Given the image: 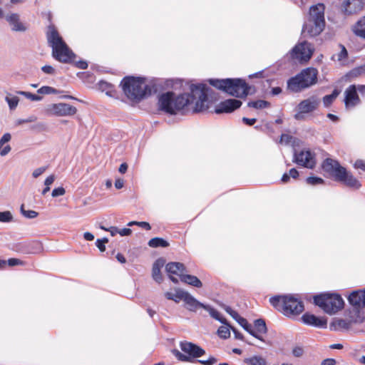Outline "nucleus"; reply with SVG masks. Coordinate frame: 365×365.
<instances>
[{"instance_id": "obj_1", "label": "nucleus", "mask_w": 365, "mask_h": 365, "mask_svg": "<svg viewBox=\"0 0 365 365\" xmlns=\"http://www.w3.org/2000/svg\"><path fill=\"white\" fill-rule=\"evenodd\" d=\"M190 93H182L175 96L168 91L159 96L158 106L161 110L175 114L191 104L194 113L206 111L217 101L215 92L205 83L191 84Z\"/></svg>"}, {"instance_id": "obj_2", "label": "nucleus", "mask_w": 365, "mask_h": 365, "mask_svg": "<svg viewBox=\"0 0 365 365\" xmlns=\"http://www.w3.org/2000/svg\"><path fill=\"white\" fill-rule=\"evenodd\" d=\"M120 86L125 96L131 101L138 103L156 91L153 86L145 84V78L134 76H125Z\"/></svg>"}, {"instance_id": "obj_3", "label": "nucleus", "mask_w": 365, "mask_h": 365, "mask_svg": "<svg viewBox=\"0 0 365 365\" xmlns=\"http://www.w3.org/2000/svg\"><path fill=\"white\" fill-rule=\"evenodd\" d=\"M46 38L52 48V56L63 63L71 62L75 58L74 53L68 48L53 24L48 26Z\"/></svg>"}, {"instance_id": "obj_4", "label": "nucleus", "mask_w": 365, "mask_h": 365, "mask_svg": "<svg viewBox=\"0 0 365 365\" xmlns=\"http://www.w3.org/2000/svg\"><path fill=\"white\" fill-rule=\"evenodd\" d=\"M209 83L218 90L240 98H246L250 93L252 86H249L244 79L242 78H225L208 80Z\"/></svg>"}, {"instance_id": "obj_5", "label": "nucleus", "mask_w": 365, "mask_h": 365, "mask_svg": "<svg viewBox=\"0 0 365 365\" xmlns=\"http://www.w3.org/2000/svg\"><path fill=\"white\" fill-rule=\"evenodd\" d=\"M318 71L313 67L302 69L287 82V89L294 93L301 92L317 83Z\"/></svg>"}, {"instance_id": "obj_6", "label": "nucleus", "mask_w": 365, "mask_h": 365, "mask_svg": "<svg viewBox=\"0 0 365 365\" xmlns=\"http://www.w3.org/2000/svg\"><path fill=\"white\" fill-rule=\"evenodd\" d=\"M270 304L284 315L291 317L304 311L303 302L292 295H277L269 299Z\"/></svg>"}, {"instance_id": "obj_7", "label": "nucleus", "mask_w": 365, "mask_h": 365, "mask_svg": "<svg viewBox=\"0 0 365 365\" xmlns=\"http://www.w3.org/2000/svg\"><path fill=\"white\" fill-rule=\"evenodd\" d=\"M314 302L326 313L333 314L344 307V302L338 294H321L314 297Z\"/></svg>"}, {"instance_id": "obj_8", "label": "nucleus", "mask_w": 365, "mask_h": 365, "mask_svg": "<svg viewBox=\"0 0 365 365\" xmlns=\"http://www.w3.org/2000/svg\"><path fill=\"white\" fill-rule=\"evenodd\" d=\"M181 350L187 355L182 354L178 349L172 350L178 360L183 362H190L192 359L199 358L205 354V351L198 345L187 341L180 343Z\"/></svg>"}, {"instance_id": "obj_9", "label": "nucleus", "mask_w": 365, "mask_h": 365, "mask_svg": "<svg viewBox=\"0 0 365 365\" xmlns=\"http://www.w3.org/2000/svg\"><path fill=\"white\" fill-rule=\"evenodd\" d=\"M314 48L307 41H302L297 44L290 51L289 56L292 60L300 63L307 62L312 56Z\"/></svg>"}, {"instance_id": "obj_10", "label": "nucleus", "mask_w": 365, "mask_h": 365, "mask_svg": "<svg viewBox=\"0 0 365 365\" xmlns=\"http://www.w3.org/2000/svg\"><path fill=\"white\" fill-rule=\"evenodd\" d=\"M77 108L68 103H58L49 105L46 113L49 115L71 116L76 113Z\"/></svg>"}, {"instance_id": "obj_11", "label": "nucleus", "mask_w": 365, "mask_h": 365, "mask_svg": "<svg viewBox=\"0 0 365 365\" xmlns=\"http://www.w3.org/2000/svg\"><path fill=\"white\" fill-rule=\"evenodd\" d=\"M323 170L331 175L336 181L345 174V168L340 165L337 160L331 158H327L322 163Z\"/></svg>"}, {"instance_id": "obj_12", "label": "nucleus", "mask_w": 365, "mask_h": 365, "mask_svg": "<svg viewBox=\"0 0 365 365\" xmlns=\"http://www.w3.org/2000/svg\"><path fill=\"white\" fill-rule=\"evenodd\" d=\"M293 161L307 168H313L316 163L314 155L309 150H301L299 153L295 152Z\"/></svg>"}, {"instance_id": "obj_13", "label": "nucleus", "mask_w": 365, "mask_h": 365, "mask_svg": "<svg viewBox=\"0 0 365 365\" xmlns=\"http://www.w3.org/2000/svg\"><path fill=\"white\" fill-rule=\"evenodd\" d=\"M11 26V29L15 32H25L28 29V25L21 20V16L17 13H9L4 17Z\"/></svg>"}, {"instance_id": "obj_14", "label": "nucleus", "mask_w": 365, "mask_h": 365, "mask_svg": "<svg viewBox=\"0 0 365 365\" xmlns=\"http://www.w3.org/2000/svg\"><path fill=\"white\" fill-rule=\"evenodd\" d=\"M241 106L242 102L240 100L234 98L227 99L217 106L215 112L217 114L223 113H229L239 108Z\"/></svg>"}, {"instance_id": "obj_15", "label": "nucleus", "mask_w": 365, "mask_h": 365, "mask_svg": "<svg viewBox=\"0 0 365 365\" xmlns=\"http://www.w3.org/2000/svg\"><path fill=\"white\" fill-rule=\"evenodd\" d=\"M325 24L322 22L318 23L313 20H309L305 23L302 28V34L304 36L314 37L321 34L324 30Z\"/></svg>"}, {"instance_id": "obj_16", "label": "nucleus", "mask_w": 365, "mask_h": 365, "mask_svg": "<svg viewBox=\"0 0 365 365\" xmlns=\"http://www.w3.org/2000/svg\"><path fill=\"white\" fill-rule=\"evenodd\" d=\"M165 269L170 280L174 283H178V279L173 275L179 276L181 279V276L184 274L183 272L185 270V267L180 262H169L166 264Z\"/></svg>"}, {"instance_id": "obj_17", "label": "nucleus", "mask_w": 365, "mask_h": 365, "mask_svg": "<svg viewBox=\"0 0 365 365\" xmlns=\"http://www.w3.org/2000/svg\"><path fill=\"white\" fill-rule=\"evenodd\" d=\"M349 303L356 309L365 307V289L352 292L348 297Z\"/></svg>"}, {"instance_id": "obj_18", "label": "nucleus", "mask_w": 365, "mask_h": 365, "mask_svg": "<svg viewBox=\"0 0 365 365\" xmlns=\"http://www.w3.org/2000/svg\"><path fill=\"white\" fill-rule=\"evenodd\" d=\"M319 99L313 96L302 101L298 104L297 108L301 113H309L315 110L319 106Z\"/></svg>"}, {"instance_id": "obj_19", "label": "nucleus", "mask_w": 365, "mask_h": 365, "mask_svg": "<svg viewBox=\"0 0 365 365\" xmlns=\"http://www.w3.org/2000/svg\"><path fill=\"white\" fill-rule=\"evenodd\" d=\"M302 320L304 324L317 328H326L327 324V321L325 318L318 317L308 312L302 315Z\"/></svg>"}, {"instance_id": "obj_20", "label": "nucleus", "mask_w": 365, "mask_h": 365, "mask_svg": "<svg viewBox=\"0 0 365 365\" xmlns=\"http://www.w3.org/2000/svg\"><path fill=\"white\" fill-rule=\"evenodd\" d=\"M356 91L358 90L355 85H351L346 89L344 103L346 107L354 106L359 103Z\"/></svg>"}, {"instance_id": "obj_21", "label": "nucleus", "mask_w": 365, "mask_h": 365, "mask_svg": "<svg viewBox=\"0 0 365 365\" xmlns=\"http://www.w3.org/2000/svg\"><path fill=\"white\" fill-rule=\"evenodd\" d=\"M356 319H335L329 325L330 329L333 331H347L354 323H357Z\"/></svg>"}, {"instance_id": "obj_22", "label": "nucleus", "mask_w": 365, "mask_h": 365, "mask_svg": "<svg viewBox=\"0 0 365 365\" xmlns=\"http://www.w3.org/2000/svg\"><path fill=\"white\" fill-rule=\"evenodd\" d=\"M309 20H313L318 23L322 22L323 24H325L324 4H318L312 6L309 10Z\"/></svg>"}, {"instance_id": "obj_23", "label": "nucleus", "mask_w": 365, "mask_h": 365, "mask_svg": "<svg viewBox=\"0 0 365 365\" xmlns=\"http://www.w3.org/2000/svg\"><path fill=\"white\" fill-rule=\"evenodd\" d=\"M361 9L359 0H345L341 4V11L344 15H351Z\"/></svg>"}, {"instance_id": "obj_24", "label": "nucleus", "mask_w": 365, "mask_h": 365, "mask_svg": "<svg viewBox=\"0 0 365 365\" xmlns=\"http://www.w3.org/2000/svg\"><path fill=\"white\" fill-rule=\"evenodd\" d=\"M337 181L343 182L349 187L353 189H359L361 186L359 181L351 173L347 172L346 169H345V174L342 175V177L339 178Z\"/></svg>"}, {"instance_id": "obj_25", "label": "nucleus", "mask_w": 365, "mask_h": 365, "mask_svg": "<svg viewBox=\"0 0 365 365\" xmlns=\"http://www.w3.org/2000/svg\"><path fill=\"white\" fill-rule=\"evenodd\" d=\"M337 46L339 51L333 54L331 59L334 61L339 62L341 66H344L346 64L348 61V51L343 44L339 43Z\"/></svg>"}, {"instance_id": "obj_26", "label": "nucleus", "mask_w": 365, "mask_h": 365, "mask_svg": "<svg viewBox=\"0 0 365 365\" xmlns=\"http://www.w3.org/2000/svg\"><path fill=\"white\" fill-rule=\"evenodd\" d=\"M186 304V308L191 312H196L199 308L205 309L206 304L200 302L194 297H192L189 292H187L185 297L183 299Z\"/></svg>"}, {"instance_id": "obj_27", "label": "nucleus", "mask_w": 365, "mask_h": 365, "mask_svg": "<svg viewBox=\"0 0 365 365\" xmlns=\"http://www.w3.org/2000/svg\"><path fill=\"white\" fill-rule=\"evenodd\" d=\"M165 264V260L159 258L155 261L152 269V276L153 279L158 283H160L163 280L160 269Z\"/></svg>"}, {"instance_id": "obj_28", "label": "nucleus", "mask_w": 365, "mask_h": 365, "mask_svg": "<svg viewBox=\"0 0 365 365\" xmlns=\"http://www.w3.org/2000/svg\"><path fill=\"white\" fill-rule=\"evenodd\" d=\"M352 31L356 36L365 40V15L353 26Z\"/></svg>"}, {"instance_id": "obj_29", "label": "nucleus", "mask_w": 365, "mask_h": 365, "mask_svg": "<svg viewBox=\"0 0 365 365\" xmlns=\"http://www.w3.org/2000/svg\"><path fill=\"white\" fill-rule=\"evenodd\" d=\"M238 324L245 330L247 331L250 334H251L252 336H253L254 337H255L256 339L262 341H264V339L262 338V336L257 334L254 329H253V327L252 324H250V323H248L247 320L245 318H242V319H240V322H238Z\"/></svg>"}, {"instance_id": "obj_30", "label": "nucleus", "mask_w": 365, "mask_h": 365, "mask_svg": "<svg viewBox=\"0 0 365 365\" xmlns=\"http://www.w3.org/2000/svg\"><path fill=\"white\" fill-rule=\"evenodd\" d=\"M182 282L193 286L195 287L200 288L202 286L201 281L195 276L191 274H183L181 276Z\"/></svg>"}, {"instance_id": "obj_31", "label": "nucleus", "mask_w": 365, "mask_h": 365, "mask_svg": "<svg viewBox=\"0 0 365 365\" xmlns=\"http://www.w3.org/2000/svg\"><path fill=\"white\" fill-rule=\"evenodd\" d=\"M11 138V134L9 133H4L0 139V155L5 156L11 151V146L9 145H5L2 149V146L8 143Z\"/></svg>"}, {"instance_id": "obj_32", "label": "nucleus", "mask_w": 365, "mask_h": 365, "mask_svg": "<svg viewBox=\"0 0 365 365\" xmlns=\"http://www.w3.org/2000/svg\"><path fill=\"white\" fill-rule=\"evenodd\" d=\"M206 311H207L210 314V315L214 318L215 319L219 321L223 324H227V320L225 317L222 316V314L215 309L212 307L211 306L206 304L205 307V309Z\"/></svg>"}, {"instance_id": "obj_33", "label": "nucleus", "mask_w": 365, "mask_h": 365, "mask_svg": "<svg viewBox=\"0 0 365 365\" xmlns=\"http://www.w3.org/2000/svg\"><path fill=\"white\" fill-rule=\"evenodd\" d=\"M252 327L255 331L260 336L267 332V328L264 319H258L255 320L254 326Z\"/></svg>"}, {"instance_id": "obj_34", "label": "nucleus", "mask_w": 365, "mask_h": 365, "mask_svg": "<svg viewBox=\"0 0 365 365\" xmlns=\"http://www.w3.org/2000/svg\"><path fill=\"white\" fill-rule=\"evenodd\" d=\"M187 292L182 290H178L175 294L171 292H166L165 294V297L168 299L173 300L176 303H178L180 300H183Z\"/></svg>"}, {"instance_id": "obj_35", "label": "nucleus", "mask_w": 365, "mask_h": 365, "mask_svg": "<svg viewBox=\"0 0 365 365\" xmlns=\"http://www.w3.org/2000/svg\"><path fill=\"white\" fill-rule=\"evenodd\" d=\"M340 91L338 89H334L331 94L330 95H326L323 97V104L324 107L328 108L329 107L334 100L337 98V96L340 94Z\"/></svg>"}, {"instance_id": "obj_36", "label": "nucleus", "mask_w": 365, "mask_h": 365, "mask_svg": "<svg viewBox=\"0 0 365 365\" xmlns=\"http://www.w3.org/2000/svg\"><path fill=\"white\" fill-rule=\"evenodd\" d=\"M148 245L150 247H167L169 246V243L160 237L152 238L148 241Z\"/></svg>"}, {"instance_id": "obj_37", "label": "nucleus", "mask_w": 365, "mask_h": 365, "mask_svg": "<svg viewBox=\"0 0 365 365\" xmlns=\"http://www.w3.org/2000/svg\"><path fill=\"white\" fill-rule=\"evenodd\" d=\"M247 365H267V361L261 356H253L245 359Z\"/></svg>"}, {"instance_id": "obj_38", "label": "nucleus", "mask_w": 365, "mask_h": 365, "mask_svg": "<svg viewBox=\"0 0 365 365\" xmlns=\"http://www.w3.org/2000/svg\"><path fill=\"white\" fill-rule=\"evenodd\" d=\"M270 103L264 100H257L255 101H250L247 103V106L250 108H254L256 109H262L269 107Z\"/></svg>"}, {"instance_id": "obj_39", "label": "nucleus", "mask_w": 365, "mask_h": 365, "mask_svg": "<svg viewBox=\"0 0 365 365\" xmlns=\"http://www.w3.org/2000/svg\"><path fill=\"white\" fill-rule=\"evenodd\" d=\"M5 100L7 102L10 110H14L17 107L19 102V99L17 96H13L10 93L7 94Z\"/></svg>"}, {"instance_id": "obj_40", "label": "nucleus", "mask_w": 365, "mask_h": 365, "mask_svg": "<svg viewBox=\"0 0 365 365\" xmlns=\"http://www.w3.org/2000/svg\"><path fill=\"white\" fill-rule=\"evenodd\" d=\"M16 94L24 96L25 98L29 99L31 101H40L42 99L41 96L31 93L27 91H18L16 92Z\"/></svg>"}, {"instance_id": "obj_41", "label": "nucleus", "mask_w": 365, "mask_h": 365, "mask_svg": "<svg viewBox=\"0 0 365 365\" xmlns=\"http://www.w3.org/2000/svg\"><path fill=\"white\" fill-rule=\"evenodd\" d=\"M37 92L40 94H45V95H49V94H57L59 93L60 91L56 90V88L48 86H43L41 87Z\"/></svg>"}, {"instance_id": "obj_42", "label": "nucleus", "mask_w": 365, "mask_h": 365, "mask_svg": "<svg viewBox=\"0 0 365 365\" xmlns=\"http://www.w3.org/2000/svg\"><path fill=\"white\" fill-rule=\"evenodd\" d=\"M217 334L222 339H228L230 336V328L226 326L220 327L217 329Z\"/></svg>"}, {"instance_id": "obj_43", "label": "nucleus", "mask_w": 365, "mask_h": 365, "mask_svg": "<svg viewBox=\"0 0 365 365\" xmlns=\"http://www.w3.org/2000/svg\"><path fill=\"white\" fill-rule=\"evenodd\" d=\"M21 212L25 217L29 219L35 218L38 215V212L34 210H25L24 205L21 206Z\"/></svg>"}, {"instance_id": "obj_44", "label": "nucleus", "mask_w": 365, "mask_h": 365, "mask_svg": "<svg viewBox=\"0 0 365 365\" xmlns=\"http://www.w3.org/2000/svg\"><path fill=\"white\" fill-rule=\"evenodd\" d=\"M306 182L311 185H321L324 182V180L319 177H308L306 179Z\"/></svg>"}, {"instance_id": "obj_45", "label": "nucleus", "mask_w": 365, "mask_h": 365, "mask_svg": "<svg viewBox=\"0 0 365 365\" xmlns=\"http://www.w3.org/2000/svg\"><path fill=\"white\" fill-rule=\"evenodd\" d=\"M361 75H365V65L352 69L350 71V76L357 77Z\"/></svg>"}, {"instance_id": "obj_46", "label": "nucleus", "mask_w": 365, "mask_h": 365, "mask_svg": "<svg viewBox=\"0 0 365 365\" xmlns=\"http://www.w3.org/2000/svg\"><path fill=\"white\" fill-rule=\"evenodd\" d=\"M12 215L9 211L0 212V222H9L12 220Z\"/></svg>"}, {"instance_id": "obj_47", "label": "nucleus", "mask_w": 365, "mask_h": 365, "mask_svg": "<svg viewBox=\"0 0 365 365\" xmlns=\"http://www.w3.org/2000/svg\"><path fill=\"white\" fill-rule=\"evenodd\" d=\"M99 88L103 91H106V93L108 94L112 91L113 86L109 83L101 81L99 82Z\"/></svg>"}, {"instance_id": "obj_48", "label": "nucleus", "mask_w": 365, "mask_h": 365, "mask_svg": "<svg viewBox=\"0 0 365 365\" xmlns=\"http://www.w3.org/2000/svg\"><path fill=\"white\" fill-rule=\"evenodd\" d=\"M108 242V240L106 237H104L103 239H98L96 242V245L101 252H104L106 250L105 244Z\"/></svg>"}, {"instance_id": "obj_49", "label": "nucleus", "mask_w": 365, "mask_h": 365, "mask_svg": "<svg viewBox=\"0 0 365 365\" xmlns=\"http://www.w3.org/2000/svg\"><path fill=\"white\" fill-rule=\"evenodd\" d=\"M66 193V190L63 187H58L53 190L51 195L53 197L62 196Z\"/></svg>"}, {"instance_id": "obj_50", "label": "nucleus", "mask_w": 365, "mask_h": 365, "mask_svg": "<svg viewBox=\"0 0 365 365\" xmlns=\"http://www.w3.org/2000/svg\"><path fill=\"white\" fill-rule=\"evenodd\" d=\"M217 359L214 356H210L207 360H197V362L202 365H213L217 362Z\"/></svg>"}, {"instance_id": "obj_51", "label": "nucleus", "mask_w": 365, "mask_h": 365, "mask_svg": "<svg viewBox=\"0 0 365 365\" xmlns=\"http://www.w3.org/2000/svg\"><path fill=\"white\" fill-rule=\"evenodd\" d=\"M6 263L11 267L16 265H24L25 264L23 261L16 258L9 259L8 261H6Z\"/></svg>"}, {"instance_id": "obj_52", "label": "nucleus", "mask_w": 365, "mask_h": 365, "mask_svg": "<svg viewBox=\"0 0 365 365\" xmlns=\"http://www.w3.org/2000/svg\"><path fill=\"white\" fill-rule=\"evenodd\" d=\"M46 169H47V167L38 168L33 171L32 176L34 178H37L41 175H42L46 170Z\"/></svg>"}, {"instance_id": "obj_53", "label": "nucleus", "mask_w": 365, "mask_h": 365, "mask_svg": "<svg viewBox=\"0 0 365 365\" xmlns=\"http://www.w3.org/2000/svg\"><path fill=\"white\" fill-rule=\"evenodd\" d=\"M41 71L46 73V74H51V75H53L55 73V69L54 68H53L51 66H48V65H46V66H43L42 68H41Z\"/></svg>"}, {"instance_id": "obj_54", "label": "nucleus", "mask_w": 365, "mask_h": 365, "mask_svg": "<svg viewBox=\"0 0 365 365\" xmlns=\"http://www.w3.org/2000/svg\"><path fill=\"white\" fill-rule=\"evenodd\" d=\"M292 139V137L287 134H282L280 136V143H284L286 145H288Z\"/></svg>"}, {"instance_id": "obj_55", "label": "nucleus", "mask_w": 365, "mask_h": 365, "mask_svg": "<svg viewBox=\"0 0 365 365\" xmlns=\"http://www.w3.org/2000/svg\"><path fill=\"white\" fill-rule=\"evenodd\" d=\"M56 180V177L54 175H50L49 176H48L45 181H44V185L46 187H50L53 183V182L55 181Z\"/></svg>"}, {"instance_id": "obj_56", "label": "nucleus", "mask_w": 365, "mask_h": 365, "mask_svg": "<svg viewBox=\"0 0 365 365\" xmlns=\"http://www.w3.org/2000/svg\"><path fill=\"white\" fill-rule=\"evenodd\" d=\"M132 233V230L130 228L118 229V234L120 236H129Z\"/></svg>"}, {"instance_id": "obj_57", "label": "nucleus", "mask_w": 365, "mask_h": 365, "mask_svg": "<svg viewBox=\"0 0 365 365\" xmlns=\"http://www.w3.org/2000/svg\"><path fill=\"white\" fill-rule=\"evenodd\" d=\"M242 120L245 124L250 126L255 123V122L257 121V119L256 118H248L246 117H243Z\"/></svg>"}, {"instance_id": "obj_58", "label": "nucleus", "mask_w": 365, "mask_h": 365, "mask_svg": "<svg viewBox=\"0 0 365 365\" xmlns=\"http://www.w3.org/2000/svg\"><path fill=\"white\" fill-rule=\"evenodd\" d=\"M336 361L334 359H331V358H328V359H324L321 363V365H336Z\"/></svg>"}, {"instance_id": "obj_59", "label": "nucleus", "mask_w": 365, "mask_h": 365, "mask_svg": "<svg viewBox=\"0 0 365 365\" xmlns=\"http://www.w3.org/2000/svg\"><path fill=\"white\" fill-rule=\"evenodd\" d=\"M303 352H304V351H303L302 348L299 347V346L295 347L292 350V354L296 357L301 356L303 354Z\"/></svg>"}, {"instance_id": "obj_60", "label": "nucleus", "mask_w": 365, "mask_h": 365, "mask_svg": "<svg viewBox=\"0 0 365 365\" xmlns=\"http://www.w3.org/2000/svg\"><path fill=\"white\" fill-rule=\"evenodd\" d=\"M354 167L357 169L365 170V162L361 160H358L355 162Z\"/></svg>"}, {"instance_id": "obj_61", "label": "nucleus", "mask_w": 365, "mask_h": 365, "mask_svg": "<svg viewBox=\"0 0 365 365\" xmlns=\"http://www.w3.org/2000/svg\"><path fill=\"white\" fill-rule=\"evenodd\" d=\"M76 66L80 69H86L88 68V63L85 61H79L76 62Z\"/></svg>"}, {"instance_id": "obj_62", "label": "nucleus", "mask_w": 365, "mask_h": 365, "mask_svg": "<svg viewBox=\"0 0 365 365\" xmlns=\"http://www.w3.org/2000/svg\"><path fill=\"white\" fill-rule=\"evenodd\" d=\"M138 226L143 227L146 230H150L151 229L150 224L147 222H138Z\"/></svg>"}, {"instance_id": "obj_63", "label": "nucleus", "mask_w": 365, "mask_h": 365, "mask_svg": "<svg viewBox=\"0 0 365 365\" xmlns=\"http://www.w3.org/2000/svg\"><path fill=\"white\" fill-rule=\"evenodd\" d=\"M288 174L290 175V178L294 179H296L299 176V173L295 168H292Z\"/></svg>"}, {"instance_id": "obj_64", "label": "nucleus", "mask_w": 365, "mask_h": 365, "mask_svg": "<svg viewBox=\"0 0 365 365\" xmlns=\"http://www.w3.org/2000/svg\"><path fill=\"white\" fill-rule=\"evenodd\" d=\"M230 315L237 322H240V319H242V317L236 312L233 311L231 313H230Z\"/></svg>"}]
</instances>
